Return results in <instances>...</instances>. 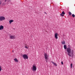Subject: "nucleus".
<instances>
[{"label": "nucleus", "mask_w": 75, "mask_h": 75, "mask_svg": "<svg viewBox=\"0 0 75 75\" xmlns=\"http://www.w3.org/2000/svg\"><path fill=\"white\" fill-rule=\"evenodd\" d=\"M58 33H56L54 34V37L56 39H58Z\"/></svg>", "instance_id": "obj_7"}, {"label": "nucleus", "mask_w": 75, "mask_h": 75, "mask_svg": "<svg viewBox=\"0 0 75 75\" xmlns=\"http://www.w3.org/2000/svg\"><path fill=\"white\" fill-rule=\"evenodd\" d=\"M6 19L3 16H0V21H2L3 20H5Z\"/></svg>", "instance_id": "obj_4"}, {"label": "nucleus", "mask_w": 75, "mask_h": 75, "mask_svg": "<svg viewBox=\"0 0 75 75\" xmlns=\"http://www.w3.org/2000/svg\"><path fill=\"white\" fill-rule=\"evenodd\" d=\"M37 67L33 65L32 68V70L33 71H36L37 70Z\"/></svg>", "instance_id": "obj_3"}, {"label": "nucleus", "mask_w": 75, "mask_h": 75, "mask_svg": "<svg viewBox=\"0 0 75 75\" xmlns=\"http://www.w3.org/2000/svg\"><path fill=\"white\" fill-rule=\"evenodd\" d=\"M44 56L45 61L46 62H47V60L48 59V57H49V56L47 54L45 53Z\"/></svg>", "instance_id": "obj_2"}, {"label": "nucleus", "mask_w": 75, "mask_h": 75, "mask_svg": "<svg viewBox=\"0 0 75 75\" xmlns=\"http://www.w3.org/2000/svg\"><path fill=\"white\" fill-rule=\"evenodd\" d=\"M14 60L16 62H18V60L16 58L14 59Z\"/></svg>", "instance_id": "obj_11"}, {"label": "nucleus", "mask_w": 75, "mask_h": 75, "mask_svg": "<svg viewBox=\"0 0 75 75\" xmlns=\"http://www.w3.org/2000/svg\"><path fill=\"white\" fill-rule=\"evenodd\" d=\"M72 17H75V15H74V14H73L72 15Z\"/></svg>", "instance_id": "obj_19"}, {"label": "nucleus", "mask_w": 75, "mask_h": 75, "mask_svg": "<svg viewBox=\"0 0 75 75\" xmlns=\"http://www.w3.org/2000/svg\"><path fill=\"white\" fill-rule=\"evenodd\" d=\"M14 21L13 20H10L9 21V24H11V23H12Z\"/></svg>", "instance_id": "obj_10"}, {"label": "nucleus", "mask_w": 75, "mask_h": 75, "mask_svg": "<svg viewBox=\"0 0 75 75\" xmlns=\"http://www.w3.org/2000/svg\"><path fill=\"white\" fill-rule=\"evenodd\" d=\"M25 48H26V49H28V47H27L26 46H25Z\"/></svg>", "instance_id": "obj_20"}, {"label": "nucleus", "mask_w": 75, "mask_h": 75, "mask_svg": "<svg viewBox=\"0 0 75 75\" xmlns=\"http://www.w3.org/2000/svg\"><path fill=\"white\" fill-rule=\"evenodd\" d=\"M2 70V66H0V71H1Z\"/></svg>", "instance_id": "obj_17"}, {"label": "nucleus", "mask_w": 75, "mask_h": 75, "mask_svg": "<svg viewBox=\"0 0 75 75\" xmlns=\"http://www.w3.org/2000/svg\"><path fill=\"white\" fill-rule=\"evenodd\" d=\"M10 1V0H5V2H7V3L8 4L9 2Z\"/></svg>", "instance_id": "obj_13"}, {"label": "nucleus", "mask_w": 75, "mask_h": 75, "mask_svg": "<svg viewBox=\"0 0 75 75\" xmlns=\"http://www.w3.org/2000/svg\"><path fill=\"white\" fill-rule=\"evenodd\" d=\"M52 64L55 66H57V64H56V63L54 62H52Z\"/></svg>", "instance_id": "obj_14"}, {"label": "nucleus", "mask_w": 75, "mask_h": 75, "mask_svg": "<svg viewBox=\"0 0 75 75\" xmlns=\"http://www.w3.org/2000/svg\"><path fill=\"white\" fill-rule=\"evenodd\" d=\"M62 45H65L66 44V43L64 41H63L62 42Z\"/></svg>", "instance_id": "obj_12"}, {"label": "nucleus", "mask_w": 75, "mask_h": 75, "mask_svg": "<svg viewBox=\"0 0 75 75\" xmlns=\"http://www.w3.org/2000/svg\"><path fill=\"white\" fill-rule=\"evenodd\" d=\"M23 58L24 59H28V56L26 54H24L23 56Z\"/></svg>", "instance_id": "obj_5"}, {"label": "nucleus", "mask_w": 75, "mask_h": 75, "mask_svg": "<svg viewBox=\"0 0 75 75\" xmlns=\"http://www.w3.org/2000/svg\"><path fill=\"white\" fill-rule=\"evenodd\" d=\"M67 51L68 53V55L70 57H71L74 56L73 52H74L73 50H72V53L71 54V49L69 47L67 48Z\"/></svg>", "instance_id": "obj_1"}, {"label": "nucleus", "mask_w": 75, "mask_h": 75, "mask_svg": "<svg viewBox=\"0 0 75 75\" xmlns=\"http://www.w3.org/2000/svg\"><path fill=\"white\" fill-rule=\"evenodd\" d=\"M15 38H16L14 36L10 35L9 36V39H10L13 40V39H15Z\"/></svg>", "instance_id": "obj_6"}, {"label": "nucleus", "mask_w": 75, "mask_h": 75, "mask_svg": "<svg viewBox=\"0 0 75 75\" xmlns=\"http://www.w3.org/2000/svg\"><path fill=\"white\" fill-rule=\"evenodd\" d=\"M69 16H71V14H72L71 13L70 11L69 12Z\"/></svg>", "instance_id": "obj_16"}, {"label": "nucleus", "mask_w": 75, "mask_h": 75, "mask_svg": "<svg viewBox=\"0 0 75 75\" xmlns=\"http://www.w3.org/2000/svg\"><path fill=\"white\" fill-rule=\"evenodd\" d=\"M1 2L0 1V5H1Z\"/></svg>", "instance_id": "obj_22"}, {"label": "nucleus", "mask_w": 75, "mask_h": 75, "mask_svg": "<svg viewBox=\"0 0 75 75\" xmlns=\"http://www.w3.org/2000/svg\"><path fill=\"white\" fill-rule=\"evenodd\" d=\"M65 14V12H64V11H63L62 12V13L60 14V16H62V17H64Z\"/></svg>", "instance_id": "obj_8"}, {"label": "nucleus", "mask_w": 75, "mask_h": 75, "mask_svg": "<svg viewBox=\"0 0 75 75\" xmlns=\"http://www.w3.org/2000/svg\"><path fill=\"white\" fill-rule=\"evenodd\" d=\"M4 28V26L2 25L0 26V30H3Z\"/></svg>", "instance_id": "obj_9"}, {"label": "nucleus", "mask_w": 75, "mask_h": 75, "mask_svg": "<svg viewBox=\"0 0 75 75\" xmlns=\"http://www.w3.org/2000/svg\"><path fill=\"white\" fill-rule=\"evenodd\" d=\"M45 14H47V13H46L45 12Z\"/></svg>", "instance_id": "obj_23"}, {"label": "nucleus", "mask_w": 75, "mask_h": 75, "mask_svg": "<svg viewBox=\"0 0 75 75\" xmlns=\"http://www.w3.org/2000/svg\"><path fill=\"white\" fill-rule=\"evenodd\" d=\"M61 64H62V65H63L64 64V63H63V62H61Z\"/></svg>", "instance_id": "obj_21"}, {"label": "nucleus", "mask_w": 75, "mask_h": 75, "mask_svg": "<svg viewBox=\"0 0 75 75\" xmlns=\"http://www.w3.org/2000/svg\"><path fill=\"white\" fill-rule=\"evenodd\" d=\"M12 52H13V51H12Z\"/></svg>", "instance_id": "obj_24"}, {"label": "nucleus", "mask_w": 75, "mask_h": 75, "mask_svg": "<svg viewBox=\"0 0 75 75\" xmlns=\"http://www.w3.org/2000/svg\"><path fill=\"white\" fill-rule=\"evenodd\" d=\"M64 47L65 50H66L67 49V47L66 45H64Z\"/></svg>", "instance_id": "obj_15"}, {"label": "nucleus", "mask_w": 75, "mask_h": 75, "mask_svg": "<svg viewBox=\"0 0 75 75\" xmlns=\"http://www.w3.org/2000/svg\"><path fill=\"white\" fill-rule=\"evenodd\" d=\"M72 66H73V64H71L70 65V66H71V68H72Z\"/></svg>", "instance_id": "obj_18"}]
</instances>
